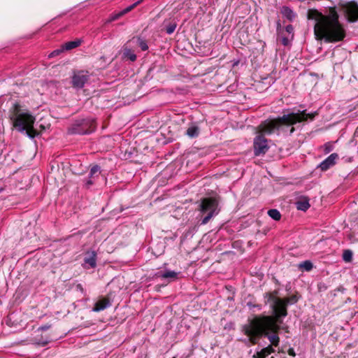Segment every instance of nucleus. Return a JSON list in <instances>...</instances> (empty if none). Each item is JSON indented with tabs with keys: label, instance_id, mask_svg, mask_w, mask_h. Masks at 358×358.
Segmentation results:
<instances>
[{
	"label": "nucleus",
	"instance_id": "obj_1",
	"mask_svg": "<svg viewBox=\"0 0 358 358\" xmlns=\"http://www.w3.org/2000/svg\"><path fill=\"white\" fill-rule=\"evenodd\" d=\"M307 18L316 22L314 35L317 41L324 39L326 43H336L342 41L346 36L336 7H330L325 15L317 9H308Z\"/></svg>",
	"mask_w": 358,
	"mask_h": 358
},
{
	"label": "nucleus",
	"instance_id": "obj_2",
	"mask_svg": "<svg viewBox=\"0 0 358 358\" xmlns=\"http://www.w3.org/2000/svg\"><path fill=\"white\" fill-rule=\"evenodd\" d=\"M280 329V324H277L272 316H255L248 320V323L243 326V331L250 342L255 345L259 339L266 336L274 346H278L280 338L276 333Z\"/></svg>",
	"mask_w": 358,
	"mask_h": 358
},
{
	"label": "nucleus",
	"instance_id": "obj_3",
	"mask_svg": "<svg viewBox=\"0 0 358 358\" xmlns=\"http://www.w3.org/2000/svg\"><path fill=\"white\" fill-rule=\"evenodd\" d=\"M315 115L316 113H306V110H299L298 113H290L275 119L266 120L260 124V127L266 135H271L275 132L278 134L282 132L292 135L295 131L294 124L306 121L308 118L313 120Z\"/></svg>",
	"mask_w": 358,
	"mask_h": 358
},
{
	"label": "nucleus",
	"instance_id": "obj_4",
	"mask_svg": "<svg viewBox=\"0 0 358 358\" xmlns=\"http://www.w3.org/2000/svg\"><path fill=\"white\" fill-rule=\"evenodd\" d=\"M10 119L13 127L21 133H25L30 138H34L38 132L34 128L35 117L28 111L21 108L18 102H15L9 109Z\"/></svg>",
	"mask_w": 358,
	"mask_h": 358
},
{
	"label": "nucleus",
	"instance_id": "obj_5",
	"mask_svg": "<svg viewBox=\"0 0 358 358\" xmlns=\"http://www.w3.org/2000/svg\"><path fill=\"white\" fill-rule=\"evenodd\" d=\"M277 292L274 293L266 292L264 294L265 304H269L274 315L273 319L277 324L282 322V318L287 315V305L285 300L276 296Z\"/></svg>",
	"mask_w": 358,
	"mask_h": 358
},
{
	"label": "nucleus",
	"instance_id": "obj_6",
	"mask_svg": "<svg viewBox=\"0 0 358 358\" xmlns=\"http://www.w3.org/2000/svg\"><path fill=\"white\" fill-rule=\"evenodd\" d=\"M220 201L217 197H206L201 200L199 206L200 211L201 224H206L213 217L219 214L220 208Z\"/></svg>",
	"mask_w": 358,
	"mask_h": 358
},
{
	"label": "nucleus",
	"instance_id": "obj_7",
	"mask_svg": "<svg viewBox=\"0 0 358 358\" xmlns=\"http://www.w3.org/2000/svg\"><path fill=\"white\" fill-rule=\"evenodd\" d=\"M96 124L94 118L87 117L76 120L69 128L70 134L85 135L93 132L96 129Z\"/></svg>",
	"mask_w": 358,
	"mask_h": 358
},
{
	"label": "nucleus",
	"instance_id": "obj_8",
	"mask_svg": "<svg viewBox=\"0 0 358 358\" xmlns=\"http://www.w3.org/2000/svg\"><path fill=\"white\" fill-rule=\"evenodd\" d=\"M261 134L256 136L253 141V149L255 156H260L265 155L270 148L268 145V140L266 138L264 134L259 126Z\"/></svg>",
	"mask_w": 358,
	"mask_h": 358
},
{
	"label": "nucleus",
	"instance_id": "obj_9",
	"mask_svg": "<svg viewBox=\"0 0 358 358\" xmlns=\"http://www.w3.org/2000/svg\"><path fill=\"white\" fill-rule=\"evenodd\" d=\"M340 6L349 22H358V3L357 1L344 2L341 3Z\"/></svg>",
	"mask_w": 358,
	"mask_h": 358
},
{
	"label": "nucleus",
	"instance_id": "obj_10",
	"mask_svg": "<svg viewBox=\"0 0 358 358\" xmlns=\"http://www.w3.org/2000/svg\"><path fill=\"white\" fill-rule=\"evenodd\" d=\"M90 77V75L87 71H74L71 80L72 87L77 90L83 88L85 83L88 82Z\"/></svg>",
	"mask_w": 358,
	"mask_h": 358
},
{
	"label": "nucleus",
	"instance_id": "obj_11",
	"mask_svg": "<svg viewBox=\"0 0 358 358\" xmlns=\"http://www.w3.org/2000/svg\"><path fill=\"white\" fill-rule=\"evenodd\" d=\"M180 273L174 271H167L164 273H157L155 274L156 278H159L162 281L161 286H165L168 283L176 280Z\"/></svg>",
	"mask_w": 358,
	"mask_h": 358
},
{
	"label": "nucleus",
	"instance_id": "obj_12",
	"mask_svg": "<svg viewBox=\"0 0 358 358\" xmlns=\"http://www.w3.org/2000/svg\"><path fill=\"white\" fill-rule=\"evenodd\" d=\"M338 159V155L337 153H332L324 160H323L317 166L321 171H325L334 166L336 163V160Z\"/></svg>",
	"mask_w": 358,
	"mask_h": 358
},
{
	"label": "nucleus",
	"instance_id": "obj_13",
	"mask_svg": "<svg viewBox=\"0 0 358 358\" xmlns=\"http://www.w3.org/2000/svg\"><path fill=\"white\" fill-rule=\"evenodd\" d=\"M83 262L94 268L96 266V253L94 251H87L84 255Z\"/></svg>",
	"mask_w": 358,
	"mask_h": 358
},
{
	"label": "nucleus",
	"instance_id": "obj_14",
	"mask_svg": "<svg viewBox=\"0 0 358 358\" xmlns=\"http://www.w3.org/2000/svg\"><path fill=\"white\" fill-rule=\"evenodd\" d=\"M143 0H138L136 2L134 3L133 4L130 5L129 6H127L122 10L113 13V21H115L122 16H124L125 14L128 13L131 10H132L134 8H135L138 5H139L141 3L143 2Z\"/></svg>",
	"mask_w": 358,
	"mask_h": 358
},
{
	"label": "nucleus",
	"instance_id": "obj_15",
	"mask_svg": "<svg viewBox=\"0 0 358 358\" xmlns=\"http://www.w3.org/2000/svg\"><path fill=\"white\" fill-rule=\"evenodd\" d=\"M275 350L273 347L269 345L267 347L264 348L259 352H257L252 357L253 358H266L267 356L274 352Z\"/></svg>",
	"mask_w": 358,
	"mask_h": 358
},
{
	"label": "nucleus",
	"instance_id": "obj_16",
	"mask_svg": "<svg viewBox=\"0 0 358 358\" xmlns=\"http://www.w3.org/2000/svg\"><path fill=\"white\" fill-rule=\"evenodd\" d=\"M110 306V301L108 299H102L94 303L92 310L99 312Z\"/></svg>",
	"mask_w": 358,
	"mask_h": 358
},
{
	"label": "nucleus",
	"instance_id": "obj_17",
	"mask_svg": "<svg viewBox=\"0 0 358 358\" xmlns=\"http://www.w3.org/2000/svg\"><path fill=\"white\" fill-rule=\"evenodd\" d=\"M185 134L190 138H196L200 134V128L195 123H192Z\"/></svg>",
	"mask_w": 358,
	"mask_h": 358
},
{
	"label": "nucleus",
	"instance_id": "obj_18",
	"mask_svg": "<svg viewBox=\"0 0 358 358\" xmlns=\"http://www.w3.org/2000/svg\"><path fill=\"white\" fill-rule=\"evenodd\" d=\"M296 208L299 210L306 211L310 208L309 199L302 197L296 202Z\"/></svg>",
	"mask_w": 358,
	"mask_h": 358
},
{
	"label": "nucleus",
	"instance_id": "obj_19",
	"mask_svg": "<svg viewBox=\"0 0 358 358\" xmlns=\"http://www.w3.org/2000/svg\"><path fill=\"white\" fill-rule=\"evenodd\" d=\"M280 12L283 17L287 18L289 21H293L296 17V14L289 7L284 6L281 8Z\"/></svg>",
	"mask_w": 358,
	"mask_h": 358
},
{
	"label": "nucleus",
	"instance_id": "obj_20",
	"mask_svg": "<svg viewBox=\"0 0 358 358\" xmlns=\"http://www.w3.org/2000/svg\"><path fill=\"white\" fill-rule=\"evenodd\" d=\"M122 59L123 60H129L131 62H134L136 59V55L133 50L128 48H125L122 52Z\"/></svg>",
	"mask_w": 358,
	"mask_h": 358
},
{
	"label": "nucleus",
	"instance_id": "obj_21",
	"mask_svg": "<svg viewBox=\"0 0 358 358\" xmlns=\"http://www.w3.org/2000/svg\"><path fill=\"white\" fill-rule=\"evenodd\" d=\"M81 44V41L79 39H76L75 41H68L62 45L63 48L64 50H71L72 49H74L78 46H80Z\"/></svg>",
	"mask_w": 358,
	"mask_h": 358
},
{
	"label": "nucleus",
	"instance_id": "obj_22",
	"mask_svg": "<svg viewBox=\"0 0 358 358\" xmlns=\"http://www.w3.org/2000/svg\"><path fill=\"white\" fill-rule=\"evenodd\" d=\"M268 215L274 220H280L281 218V214L277 209H270L268 211Z\"/></svg>",
	"mask_w": 358,
	"mask_h": 358
},
{
	"label": "nucleus",
	"instance_id": "obj_23",
	"mask_svg": "<svg viewBox=\"0 0 358 358\" xmlns=\"http://www.w3.org/2000/svg\"><path fill=\"white\" fill-rule=\"evenodd\" d=\"M353 253L350 250H344L343 252V259L345 262H351L352 260Z\"/></svg>",
	"mask_w": 358,
	"mask_h": 358
},
{
	"label": "nucleus",
	"instance_id": "obj_24",
	"mask_svg": "<svg viewBox=\"0 0 358 358\" xmlns=\"http://www.w3.org/2000/svg\"><path fill=\"white\" fill-rule=\"evenodd\" d=\"M137 44L138 45V47L141 49V50L145 51V50H148V45L146 40L139 37L137 39Z\"/></svg>",
	"mask_w": 358,
	"mask_h": 358
},
{
	"label": "nucleus",
	"instance_id": "obj_25",
	"mask_svg": "<svg viewBox=\"0 0 358 358\" xmlns=\"http://www.w3.org/2000/svg\"><path fill=\"white\" fill-rule=\"evenodd\" d=\"M283 299L285 300V302L286 303V305L287 306L288 305H292L296 303L299 300V297L297 296V295L294 294Z\"/></svg>",
	"mask_w": 358,
	"mask_h": 358
},
{
	"label": "nucleus",
	"instance_id": "obj_26",
	"mask_svg": "<svg viewBox=\"0 0 358 358\" xmlns=\"http://www.w3.org/2000/svg\"><path fill=\"white\" fill-rule=\"evenodd\" d=\"M298 268H313V263L310 260L303 261L297 264Z\"/></svg>",
	"mask_w": 358,
	"mask_h": 358
},
{
	"label": "nucleus",
	"instance_id": "obj_27",
	"mask_svg": "<svg viewBox=\"0 0 358 358\" xmlns=\"http://www.w3.org/2000/svg\"><path fill=\"white\" fill-rule=\"evenodd\" d=\"M177 27V24L176 22L169 23L166 28V32L168 34H171L174 32Z\"/></svg>",
	"mask_w": 358,
	"mask_h": 358
},
{
	"label": "nucleus",
	"instance_id": "obj_28",
	"mask_svg": "<svg viewBox=\"0 0 358 358\" xmlns=\"http://www.w3.org/2000/svg\"><path fill=\"white\" fill-rule=\"evenodd\" d=\"M64 51V49L63 48V47L62 46L61 48L59 49H57V50H53L52 52H50L48 55V58H53V57H55L58 55H59L61 53H62Z\"/></svg>",
	"mask_w": 358,
	"mask_h": 358
},
{
	"label": "nucleus",
	"instance_id": "obj_29",
	"mask_svg": "<svg viewBox=\"0 0 358 358\" xmlns=\"http://www.w3.org/2000/svg\"><path fill=\"white\" fill-rule=\"evenodd\" d=\"M100 167L98 165L92 166L90 171V176L92 177L94 174L99 171Z\"/></svg>",
	"mask_w": 358,
	"mask_h": 358
},
{
	"label": "nucleus",
	"instance_id": "obj_30",
	"mask_svg": "<svg viewBox=\"0 0 358 358\" xmlns=\"http://www.w3.org/2000/svg\"><path fill=\"white\" fill-rule=\"evenodd\" d=\"M122 141L123 138L120 134L113 135V144H115L116 142L122 144Z\"/></svg>",
	"mask_w": 358,
	"mask_h": 358
},
{
	"label": "nucleus",
	"instance_id": "obj_31",
	"mask_svg": "<svg viewBox=\"0 0 358 358\" xmlns=\"http://www.w3.org/2000/svg\"><path fill=\"white\" fill-rule=\"evenodd\" d=\"M317 287H318V290L320 292H324V291H326L327 289V286L324 283H323V282H320L317 285Z\"/></svg>",
	"mask_w": 358,
	"mask_h": 358
},
{
	"label": "nucleus",
	"instance_id": "obj_32",
	"mask_svg": "<svg viewBox=\"0 0 358 358\" xmlns=\"http://www.w3.org/2000/svg\"><path fill=\"white\" fill-rule=\"evenodd\" d=\"M285 31L289 34H293L294 32V27L292 24H288L285 27Z\"/></svg>",
	"mask_w": 358,
	"mask_h": 358
},
{
	"label": "nucleus",
	"instance_id": "obj_33",
	"mask_svg": "<svg viewBox=\"0 0 358 358\" xmlns=\"http://www.w3.org/2000/svg\"><path fill=\"white\" fill-rule=\"evenodd\" d=\"M76 289L77 291L80 292L82 294L85 293L84 288H83V285L81 284H79V283L76 284Z\"/></svg>",
	"mask_w": 358,
	"mask_h": 358
},
{
	"label": "nucleus",
	"instance_id": "obj_34",
	"mask_svg": "<svg viewBox=\"0 0 358 358\" xmlns=\"http://www.w3.org/2000/svg\"><path fill=\"white\" fill-rule=\"evenodd\" d=\"M50 327H51V325H50V324H45V325L40 327L38 329L44 331H47L48 329H49L50 328Z\"/></svg>",
	"mask_w": 358,
	"mask_h": 358
},
{
	"label": "nucleus",
	"instance_id": "obj_35",
	"mask_svg": "<svg viewBox=\"0 0 358 358\" xmlns=\"http://www.w3.org/2000/svg\"><path fill=\"white\" fill-rule=\"evenodd\" d=\"M282 44L285 46L287 45L289 43V40L287 37H282L281 40Z\"/></svg>",
	"mask_w": 358,
	"mask_h": 358
},
{
	"label": "nucleus",
	"instance_id": "obj_36",
	"mask_svg": "<svg viewBox=\"0 0 358 358\" xmlns=\"http://www.w3.org/2000/svg\"><path fill=\"white\" fill-rule=\"evenodd\" d=\"M288 354L292 357H295L296 356V353H295V351L294 350V348H289L288 349V351H287Z\"/></svg>",
	"mask_w": 358,
	"mask_h": 358
},
{
	"label": "nucleus",
	"instance_id": "obj_37",
	"mask_svg": "<svg viewBox=\"0 0 358 358\" xmlns=\"http://www.w3.org/2000/svg\"><path fill=\"white\" fill-rule=\"evenodd\" d=\"M280 29H281V24H280V20H278V21H277V31H279Z\"/></svg>",
	"mask_w": 358,
	"mask_h": 358
},
{
	"label": "nucleus",
	"instance_id": "obj_38",
	"mask_svg": "<svg viewBox=\"0 0 358 358\" xmlns=\"http://www.w3.org/2000/svg\"><path fill=\"white\" fill-rule=\"evenodd\" d=\"M86 186L87 187H89L91 185H92V181L91 180H88L87 182H86Z\"/></svg>",
	"mask_w": 358,
	"mask_h": 358
},
{
	"label": "nucleus",
	"instance_id": "obj_39",
	"mask_svg": "<svg viewBox=\"0 0 358 358\" xmlns=\"http://www.w3.org/2000/svg\"><path fill=\"white\" fill-rule=\"evenodd\" d=\"M48 343H49V341H43V342L39 343H40L42 346H45V345H46Z\"/></svg>",
	"mask_w": 358,
	"mask_h": 358
},
{
	"label": "nucleus",
	"instance_id": "obj_40",
	"mask_svg": "<svg viewBox=\"0 0 358 358\" xmlns=\"http://www.w3.org/2000/svg\"><path fill=\"white\" fill-rule=\"evenodd\" d=\"M112 21V15H110L107 21H106V23H109L110 22Z\"/></svg>",
	"mask_w": 358,
	"mask_h": 358
},
{
	"label": "nucleus",
	"instance_id": "obj_41",
	"mask_svg": "<svg viewBox=\"0 0 358 358\" xmlns=\"http://www.w3.org/2000/svg\"><path fill=\"white\" fill-rule=\"evenodd\" d=\"M344 290L345 289L343 287L338 288V291L343 292Z\"/></svg>",
	"mask_w": 358,
	"mask_h": 358
},
{
	"label": "nucleus",
	"instance_id": "obj_42",
	"mask_svg": "<svg viewBox=\"0 0 358 358\" xmlns=\"http://www.w3.org/2000/svg\"><path fill=\"white\" fill-rule=\"evenodd\" d=\"M252 275H257V272L255 271L254 273H251Z\"/></svg>",
	"mask_w": 358,
	"mask_h": 358
},
{
	"label": "nucleus",
	"instance_id": "obj_43",
	"mask_svg": "<svg viewBox=\"0 0 358 358\" xmlns=\"http://www.w3.org/2000/svg\"><path fill=\"white\" fill-rule=\"evenodd\" d=\"M113 154H115V155H117L118 154L117 153V151L116 150H113Z\"/></svg>",
	"mask_w": 358,
	"mask_h": 358
},
{
	"label": "nucleus",
	"instance_id": "obj_44",
	"mask_svg": "<svg viewBox=\"0 0 358 358\" xmlns=\"http://www.w3.org/2000/svg\"><path fill=\"white\" fill-rule=\"evenodd\" d=\"M254 307H257L259 309H261V306H253Z\"/></svg>",
	"mask_w": 358,
	"mask_h": 358
},
{
	"label": "nucleus",
	"instance_id": "obj_45",
	"mask_svg": "<svg viewBox=\"0 0 358 358\" xmlns=\"http://www.w3.org/2000/svg\"><path fill=\"white\" fill-rule=\"evenodd\" d=\"M41 127L42 129H45V127L44 126L41 125Z\"/></svg>",
	"mask_w": 358,
	"mask_h": 358
},
{
	"label": "nucleus",
	"instance_id": "obj_46",
	"mask_svg": "<svg viewBox=\"0 0 358 358\" xmlns=\"http://www.w3.org/2000/svg\"><path fill=\"white\" fill-rule=\"evenodd\" d=\"M248 305L249 306H252L250 303H248Z\"/></svg>",
	"mask_w": 358,
	"mask_h": 358
},
{
	"label": "nucleus",
	"instance_id": "obj_47",
	"mask_svg": "<svg viewBox=\"0 0 358 358\" xmlns=\"http://www.w3.org/2000/svg\"><path fill=\"white\" fill-rule=\"evenodd\" d=\"M173 358H176V357H173Z\"/></svg>",
	"mask_w": 358,
	"mask_h": 358
}]
</instances>
